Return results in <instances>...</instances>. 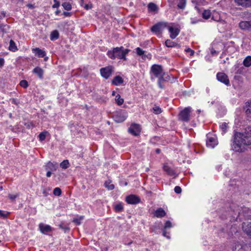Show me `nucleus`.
<instances>
[{
  "label": "nucleus",
  "mask_w": 251,
  "mask_h": 251,
  "mask_svg": "<svg viewBox=\"0 0 251 251\" xmlns=\"http://www.w3.org/2000/svg\"><path fill=\"white\" fill-rule=\"evenodd\" d=\"M43 193L44 194L45 196H47L48 194H47V192L46 191V190H44L43 192Z\"/></svg>",
  "instance_id": "obj_58"
},
{
  "label": "nucleus",
  "mask_w": 251,
  "mask_h": 251,
  "mask_svg": "<svg viewBox=\"0 0 251 251\" xmlns=\"http://www.w3.org/2000/svg\"><path fill=\"white\" fill-rule=\"evenodd\" d=\"M124 82V80L122 77L119 75H117L113 78L112 83L116 86L122 84Z\"/></svg>",
  "instance_id": "obj_23"
},
{
  "label": "nucleus",
  "mask_w": 251,
  "mask_h": 251,
  "mask_svg": "<svg viewBox=\"0 0 251 251\" xmlns=\"http://www.w3.org/2000/svg\"><path fill=\"white\" fill-rule=\"evenodd\" d=\"M49 133L47 131H44L42 132H41L39 135H38V137L39 138L40 141H44L47 135H49Z\"/></svg>",
  "instance_id": "obj_30"
},
{
  "label": "nucleus",
  "mask_w": 251,
  "mask_h": 251,
  "mask_svg": "<svg viewBox=\"0 0 251 251\" xmlns=\"http://www.w3.org/2000/svg\"><path fill=\"white\" fill-rule=\"evenodd\" d=\"M166 27V25L163 23H158L151 27V31L155 34L158 35L161 33L162 30Z\"/></svg>",
  "instance_id": "obj_8"
},
{
  "label": "nucleus",
  "mask_w": 251,
  "mask_h": 251,
  "mask_svg": "<svg viewBox=\"0 0 251 251\" xmlns=\"http://www.w3.org/2000/svg\"><path fill=\"white\" fill-rule=\"evenodd\" d=\"M63 15L65 17H70V16H71V14L70 12H63Z\"/></svg>",
  "instance_id": "obj_55"
},
{
  "label": "nucleus",
  "mask_w": 251,
  "mask_h": 251,
  "mask_svg": "<svg viewBox=\"0 0 251 251\" xmlns=\"http://www.w3.org/2000/svg\"><path fill=\"white\" fill-rule=\"evenodd\" d=\"M165 45L167 47H174L176 46L179 47L176 43L172 41L171 40L168 39L165 41Z\"/></svg>",
  "instance_id": "obj_31"
},
{
  "label": "nucleus",
  "mask_w": 251,
  "mask_h": 251,
  "mask_svg": "<svg viewBox=\"0 0 251 251\" xmlns=\"http://www.w3.org/2000/svg\"><path fill=\"white\" fill-rule=\"evenodd\" d=\"M168 30L171 33L170 37L172 39H175L178 35L180 31L177 28H174L172 26H169Z\"/></svg>",
  "instance_id": "obj_14"
},
{
  "label": "nucleus",
  "mask_w": 251,
  "mask_h": 251,
  "mask_svg": "<svg viewBox=\"0 0 251 251\" xmlns=\"http://www.w3.org/2000/svg\"><path fill=\"white\" fill-rule=\"evenodd\" d=\"M86 10L90 9L92 7L91 4H84L83 3L82 6Z\"/></svg>",
  "instance_id": "obj_50"
},
{
  "label": "nucleus",
  "mask_w": 251,
  "mask_h": 251,
  "mask_svg": "<svg viewBox=\"0 0 251 251\" xmlns=\"http://www.w3.org/2000/svg\"><path fill=\"white\" fill-rule=\"evenodd\" d=\"M167 79H169V76L168 75H167V76H164V75H163L162 76H160L159 77L158 84L159 87L161 89L164 88V86L162 84V82L164 81H166Z\"/></svg>",
  "instance_id": "obj_24"
},
{
  "label": "nucleus",
  "mask_w": 251,
  "mask_h": 251,
  "mask_svg": "<svg viewBox=\"0 0 251 251\" xmlns=\"http://www.w3.org/2000/svg\"><path fill=\"white\" fill-rule=\"evenodd\" d=\"M59 12H60V11H59V10H56V11H55V14H56V15H58V14L59 13Z\"/></svg>",
  "instance_id": "obj_62"
},
{
  "label": "nucleus",
  "mask_w": 251,
  "mask_h": 251,
  "mask_svg": "<svg viewBox=\"0 0 251 251\" xmlns=\"http://www.w3.org/2000/svg\"><path fill=\"white\" fill-rule=\"evenodd\" d=\"M156 152L159 153L160 152V150L157 149L156 150Z\"/></svg>",
  "instance_id": "obj_60"
},
{
  "label": "nucleus",
  "mask_w": 251,
  "mask_h": 251,
  "mask_svg": "<svg viewBox=\"0 0 251 251\" xmlns=\"http://www.w3.org/2000/svg\"><path fill=\"white\" fill-rule=\"evenodd\" d=\"M58 167V163L57 162H51L49 161L47 163L45 166V169L46 170H49L51 172H54L57 170Z\"/></svg>",
  "instance_id": "obj_13"
},
{
  "label": "nucleus",
  "mask_w": 251,
  "mask_h": 251,
  "mask_svg": "<svg viewBox=\"0 0 251 251\" xmlns=\"http://www.w3.org/2000/svg\"><path fill=\"white\" fill-rule=\"evenodd\" d=\"M9 50L12 51H15L18 50L15 43L12 40H10L9 42Z\"/></svg>",
  "instance_id": "obj_26"
},
{
  "label": "nucleus",
  "mask_w": 251,
  "mask_h": 251,
  "mask_svg": "<svg viewBox=\"0 0 251 251\" xmlns=\"http://www.w3.org/2000/svg\"><path fill=\"white\" fill-rule=\"evenodd\" d=\"M136 50L137 54L140 56L143 55L145 52L142 49L139 47L136 49Z\"/></svg>",
  "instance_id": "obj_46"
},
{
  "label": "nucleus",
  "mask_w": 251,
  "mask_h": 251,
  "mask_svg": "<svg viewBox=\"0 0 251 251\" xmlns=\"http://www.w3.org/2000/svg\"><path fill=\"white\" fill-rule=\"evenodd\" d=\"M104 186L109 190H112L114 188V185L113 184H111V181L109 180L105 182Z\"/></svg>",
  "instance_id": "obj_32"
},
{
  "label": "nucleus",
  "mask_w": 251,
  "mask_h": 251,
  "mask_svg": "<svg viewBox=\"0 0 251 251\" xmlns=\"http://www.w3.org/2000/svg\"><path fill=\"white\" fill-rule=\"evenodd\" d=\"M174 191L176 194H180L181 192V188L180 187L177 186L175 187Z\"/></svg>",
  "instance_id": "obj_49"
},
{
  "label": "nucleus",
  "mask_w": 251,
  "mask_h": 251,
  "mask_svg": "<svg viewBox=\"0 0 251 251\" xmlns=\"http://www.w3.org/2000/svg\"><path fill=\"white\" fill-rule=\"evenodd\" d=\"M115 100L118 105H122L124 102V100L121 98L120 95L118 94L115 98Z\"/></svg>",
  "instance_id": "obj_36"
},
{
  "label": "nucleus",
  "mask_w": 251,
  "mask_h": 251,
  "mask_svg": "<svg viewBox=\"0 0 251 251\" xmlns=\"http://www.w3.org/2000/svg\"><path fill=\"white\" fill-rule=\"evenodd\" d=\"M33 73L37 75L39 78L42 79L43 77L44 71L40 67H35L32 71Z\"/></svg>",
  "instance_id": "obj_21"
},
{
  "label": "nucleus",
  "mask_w": 251,
  "mask_h": 251,
  "mask_svg": "<svg viewBox=\"0 0 251 251\" xmlns=\"http://www.w3.org/2000/svg\"><path fill=\"white\" fill-rule=\"evenodd\" d=\"M216 77L218 81L223 83L226 86H229L230 85V82L228 78V76L225 73L219 72L217 74Z\"/></svg>",
  "instance_id": "obj_7"
},
{
  "label": "nucleus",
  "mask_w": 251,
  "mask_h": 251,
  "mask_svg": "<svg viewBox=\"0 0 251 251\" xmlns=\"http://www.w3.org/2000/svg\"><path fill=\"white\" fill-rule=\"evenodd\" d=\"M211 11L209 10H204L202 13V18L205 19H208L211 16Z\"/></svg>",
  "instance_id": "obj_29"
},
{
  "label": "nucleus",
  "mask_w": 251,
  "mask_h": 251,
  "mask_svg": "<svg viewBox=\"0 0 251 251\" xmlns=\"http://www.w3.org/2000/svg\"><path fill=\"white\" fill-rule=\"evenodd\" d=\"M148 10L151 12H156L158 10L157 6L154 3L150 2L148 5Z\"/></svg>",
  "instance_id": "obj_25"
},
{
  "label": "nucleus",
  "mask_w": 251,
  "mask_h": 251,
  "mask_svg": "<svg viewBox=\"0 0 251 251\" xmlns=\"http://www.w3.org/2000/svg\"><path fill=\"white\" fill-rule=\"evenodd\" d=\"M39 226L40 231L43 234H47L50 232L52 229V227L50 226L45 225L43 223L40 224Z\"/></svg>",
  "instance_id": "obj_12"
},
{
  "label": "nucleus",
  "mask_w": 251,
  "mask_h": 251,
  "mask_svg": "<svg viewBox=\"0 0 251 251\" xmlns=\"http://www.w3.org/2000/svg\"><path fill=\"white\" fill-rule=\"evenodd\" d=\"M25 126H26L27 127L30 128V124H28V123L25 124Z\"/></svg>",
  "instance_id": "obj_59"
},
{
  "label": "nucleus",
  "mask_w": 251,
  "mask_h": 251,
  "mask_svg": "<svg viewBox=\"0 0 251 251\" xmlns=\"http://www.w3.org/2000/svg\"><path fill=\"white\" fill-rule=\"evenodd\" d=\"M128 131L130 134L134 136H138L141 132L140 126L135 124H132L128 128Z\"/></svg>",
  "instance_id": "obj_9"
},
{
  "label": "nucleus",
  "mask_w": 251,
  "mask_h": 251,
  "mask_svg": "<svg viewBox=\"0 0 251 251\" xmlns=\"http://www.w3.org/2000/svg\"><path fill=\"white\" fill-rule=\"evenodd\" d=\"M185 51L187 52H190V55L191 56H193L194 54V51L192 50L190 48H188L187 49L185 50Z\"/></svg>",
  "instance_id": "obj_52"
},
{
  "label": "nucleus",
  "mask_w": 251,
  "mask_h": 251,
  "mask_svg": "<svg viewBox=\"0 0 251 251\" xmlns=\"http://www.w3.org/2000/svg\"><path fill=\"white\" fill-rule=\"evenodd\" d=\"M20 85L23 88L26 89L28 86V82L25 80H22L20 82Z\"/></svg>",
  "instance_id": "obj_37"
},
{
  "label": "nucleus",
  "mask_w": 251,
  "mask_h": 251,
  "mask_svg": "<svg viewBox=\"0 0 251 251\" xmlns=\"http://www.w3.org/2000/svg\"><path fill=\"white\" fill-rule=\"evenodd\" d=\"M83 217L82 216L79 218H75L73 220V222L75 223L76 225H79L81 224V220L83 219Z\"/></svg>",
  "instance_id": "obj_45"
},
{
  "label": "nucleus",
  "mask_w": 251,
  "mask_h": 251,
  "mask_svg": "<svg viewBox=\"0 0 251 251\" xmlns=\"http://www.w3.org/2000/svg\"><path fill=\"white\" fill-rule=\"evenodd\" d=\"M235 3L243 7H251V0H234Z\"/></svg>",
  "instance_id": "obj_15"
},
{
  "label": "nucleus",
  "mask_w": 251,
  "mask_h": 251,
  "mask_svg": "<svg viewBox=\"0 0 251 251\" xmlns=\"http://www.w3.org/2000/svg\"><path fill=\"white\" fill-rule=\"evenodd\" d=\"M83 0H80V5L81 6H83Z\"/></svg>",
  "instance_id": "obj_61"
},
{
  "label": "nucleus",
  "mask_w": 251,
  "mask_h": 251,
  "mask_svg": "<svg viewBox=\"0 0 251 251\" xmlns=\"http://www.w3.org/2000/svg\"><path fill=\"white\" fill-rule=\"evenodd\" d=\"M217 144V140L212 137H207L206 145L207 147L213 148Z\"/></svg>",
  "instance_id": "obj_18"
},
{
  "label": "nucleus",
  "mask_w": 251,
  "mask_h": 251,
  "mask_svg": "<svg viewBox=\"0 0 251 251\" xmlns=\"http://www.w3.org/2000/svg\"><path fill=\"white\" fill-rule=\"evenodd\" d=\"M151 72L156 77H159L163 75L166 76L165 73L163 72L162 66L159 65H152L151 67Z\"/></svg>",
  "instance_id": "obj_5"
},
{
  "label": "nucleus",
  "mask_w": 251,
  "mask_h": 251,
  "mask_svg": "<svg viewBox=\"0 0 251 251\" xmlns=\"http://www.w3.org/2000/svg\"><path fill=\"white\" fill-rule=\"evenodd\" d=\"M59 38V32L57 30H55L51 32L50 36V39L51 41L56 40Z\"/></svg>",
  "instance_id": "obj_27"
},
{
  "label": "nucleus",
  "mask_w": 251,
  "mask_h": 251,
  "mask_svg": "<svg viewBox=\"0 0 251 251\" xmlns=\"http://www.w3.org/2000/svg\"><path fill=\"white\" fill-rule=\"evenodd\" d=\"M245 110L247 115L251 114V103L248 105H246Z\"/></svg>",
  "instance_id": "obj_40"
},
{
  "label": "nucleus",
  "mask_w": 251,
  "mask_h": 251,
  "mask_svg": "<svg viewBox=\"0 0 251 251\" xmlns=\"http://www.w3.org/2000/svg\"><path fill=\"white\" fill-rule=\"evenodd\" d=\"M126 201L128 204H136L140 202V198L134 195H130L126 197Z\"/></svg>",
  "instance_id": "obj_10"
},
{
  "label": "nucleus",
  "mask_w": 251,
  "mask_h": 251,
  "mask_svg": "<svg viewBox=\"0 0 251 251\" xmlns=\"http://www.w3.org/2000/svg\"><path fill=\"white\" fill-rule=\"evenodd\" d=\"M62 6L63 7V8L68 11H69L71 10L72 9V5L70 2H64L62 4Z\"/></svg>",
  "instance_id": "obj_34"
},
{
  "label": "nucleus",
  "mask_w": 251,
  "mask_h": 251,
  "mask_svg": "<svg viewBox=\"0 0 251 251\" xmlns=\"http://www.w3.org/2000/svg\"><path fill=\"white\" fill-rule=\"evenodd\" d=\"M164 171L169 176H176V173L174 170L167 165L163 166Z\"/></svg>",
  "instance_id": "obj_22"
},
{
  "label": "nucleus",
  "mask_w": 251,
  "mask_h": 251,
  "mask_svg": "<svg viewBox=\"0 0 251 251\" xmlns=\"http://www.w3.org/2000/svg\"><path fill=\"white\" fill-rule=\"evenodd\" d=\"M32 51L33 52L35 53V55L37 56L38 57H45L46 54L44 50L39 48H33L32 49Z\"/></svg>",
  "instance_id": "obj_16"
},
{
  "label": "nucleus",
  "mask_w": 251,
  "mask_h": 251,
  "mask_svg": "<svg viewBox=\"0 0 251 251\" xmlns=\"http://www.w3.org/2000/svg\"><path fill=\"white\" fill-rule=\"evenodd\" d=\"M191 110L192 108L190 107L185 108L179 113V119L183 122H188L190 120V114Z\"/></svg>",
  "instance_id": "obj_4"
},
{
  "label": "nucleus",
  "mask_w": 251,
  "mask_h": 251,
  "mask_svg": "<svg viewBox=\"0 0 251 251\" xmlns=\"http://www.w3.org/2000/svg\"><path fill=\"white\" fill-rule=\"evenodd\" d=\"M243 64L245 67H249L251 66V56H247L243 61Z\"/></svg>",
  "instance_id": "obj_28"
},
{
  "label": "nucleus",
  "mask_w": 251,
  "mask_h": 251,
  "mask_svg": "<svg viewBox=\"0 0 251 251\" xmlns=\"http://www.w3.org/2000/svg\"><path fill=\"white\" fill-rule=\"evenodd\" d=\"M247 210V208H245L244 209H243L241 207H239V206H237L236 207L235 209H233V212H234V214L232 215V216L235 218V216L236 218L237 219L238 217L240 216L242 214L241 211H246Z\"/></svg>",
  "instance_id": "obj_20"
},
{
  "label": "nucleus",
  "mask_w": 251,
  "mask_h": 251,
  "mask_svg": "<svg viewBox=\"0 0 251 251\" xmlns=\"http://www.w3.org/2000/svg\"><path fill=\"white\" fill-rule=\"evenodd\" d=\"M113 71V67L111 66H108L100 69L101 76L105 79L108 78L111 75Z\"/></svg>",
  "instance_id": "obj_6"
},
{
  "label": "nucleus",
  "mask_w": 251,
  "mask_h": 251,
  "mask_svg": "<svg viewBox=\"0 0 251 251\" xmlns=\"http://www.w3.org/2000/svg\"><path fill=\"white\" fill-rule=\"evenodd\" d=\"M54 4L53 5V8H58L60 6V2L57 0H53Z\"/></svg>",
  "instance_id": "obj_51"
},
{
  "label": "nucleus",
  "mask_w": 251,
  "mask_h": 251,
  "mask_svg": "<svg viewBox=\"0 0 251 251\" xmlns=\"http://www.w3.org/2000/svg\"><path fill=\"white\" fill-rule=\"evenodd\" d=\"M163 235L165 237H166L168 239H170V237L167 235V232L166 231V229H163Z\"/></svg>",
  "instance_id": "obj_53"
},
{
  "label": "nucleus",
  "mask_w": 251,
  "mask_h": 251,
  "mask_svg": "<svg viewBox=\"0 0 251 251\" xmlns=\"http://www.w3.org/2000/svg\"><path fill=\"white\" fill-rule=\"evenodd\" d=\"M242 227L244 231L251 237V222L248 223H244Z\"/></svg>",
  "instance_id": "obj_17"
},
{
  "label": "nucleus",
  "mask_w": 251,
  "mask_h": 251,
  "mask_svg": "<svg viewBox=\"0 0 251 251\" xmlns=\"http://www.w3.org/2000/svg\"><path fill=\"white\" fill-rule=\"evenodd\" d=\"M191 23L193 25L197 24L199 21H200V20H194L193 19H191Z\"/></svg>",
  "instance_id": "obj_54"
},
{
  "label": "nucleus",
  "mask_w": 251,
  "mask_h": 251,
  "mask_svg": "<svg viewBox=\"0 0 251 251\" xmlns=\"http://www.w3.org/2000/svg\"><path fill=\"white\" fill-rule=\"evenodd\" d=\"M48 57H45L44 58V60H45V61H47L48 60Z\"/></svg>",
  "instance_id": "obj_63"
},
{
  "label": "nucleus",
  "mask_w": 251,
  "mask_h": 251,
  "mask_svg": "<svg viewBox=\"0 0 251 251\" xmlns=\"http://www.w3.org/2000/svg\"><path fill=\"white\" fill-rule=\"evenodd\" d=\"M9 27L8 25H0V29L4 32H6L7 30L9 29Z\"/></svg>",
  "instance_id": "obj_43"
},
{
  "label": "nucleus",
  "mask_w": 251,
  "mask_h": 251,
  "mask_svg": "<svg viewBox=\"0 0 251 251\" xmlns=\"http://www.w3.org/2000/svg\"><path fill=\"white\" fill-rule=\"evenodd\" d=\"M9 212L0 210V217L2 218H6Z\"/></svg>",
  "instance_id": "obj_44"
},
{
  "label": "nucleus",
  "mask_w": 251,
  "mask_h": 251,
  "mask_svg": "<svg viewBox=\"0 0 251 251\" xmlns=\"http://www.w3.org/2000/svg\"><path fill=\"white\" fill-rule=\"evenodd\" d=\"M53 194L55 196H59L61 194V190L58 187L54 188L53 190Z\"/></svg>",
  "instance_id": "obj_42"
},
{
  "label": "nucleus",
  "mask_w": 251,
  "mask_h": 251,
  "mask_svg": "<svg viewBox=\"0 0 251 251\" xmlns=\"http://www.w3.org/2000/svg\"><path fill=\"white\" fill-rule=\"evenodd\" d=\"M4 63V59L0 58V67L3 66Z\"/></svg>",
  "instance_id": "obj_56"
},
{
  "label": "nucleus",
  "mask_w": 251,
  "mask_h": 251,
  "mask_svg": "<svg viewBox=\"0 0 251 251\" xmlns=\"http://www.w3.org/2000/svg\"><path fill=\"white\" fill-rule=\"evenodd\" d=\"M69 162L68 160H63L60 164L61 168L64 169H66L69 167Z\"/></svg>",
  "instance_id": "obj_33"
},
{
  "label": "nucleus",
  "mask_w": 251,
  "mask_h": 251,
  "mask_svg": "<svg viewBox=\"0 0 251 251\" xmlns=\"http://www.w3.org/2000/svg\"><path fill=\"white\" fill-rule=\"evenodd\" d=\"M123 209V205L121 203H118L115 205V209L116 212H120Z\"/></svg>",
  "instance_id": "obj_41"
},
{
  "label": "nucleus",
  "mask_w": 251,
  "mask_h": 251,
  "mask_svg": "<svg viewBox=\"0 0 251 251\" xmlns=\"http://www.w3.org/2000/svg\"><path fill=\"white\" fill-rule=\"evenodd\" d=\"M239 26L243 30H251V20L240 22L239 24Z\"/></svg>",
  "instance_id": "obj_11"
},
{
  "label": "nucleus",
  "mask_w": 251,
  "mask_h": 251,
  "mask_svg": "<svg viewBox=\"0 0 251 251\" xmlns=\"http://www.w3.org/2000/svg\"><path fill=\"white\" fill-rule=\"evenodd\" d=\"M186 0H179V2L177 4V6L179 8L183 9L186 6Z\"/></svg>",
  "instance_id": "obj_35"
},
{
  "label": "nucleus",
  "mask_w": 251,
  "mask_h": 251,
  "mask_svg": "<svg viewBox=\"0 0 251 251\" xmlns=\"http://www.w3.org/2000/svg\"><path fill=\"white\" fill-rule=\"evenodd\" d=\"M220 128L223 131V133L225 134L228 128L227 124L226 123H223L221 126Z\"/></svg>",
  "instance_id": "obj_38"
},
{
  "label": "nucleus",
  "mask_w": 251,
  "mask_h": 251,
  "mask_svg": "<svg viewBox=\"0 0 251 251\" xmlns=\"http://www.w3.org/2000/svg\"><path fill=\"white\" fill-rule=\"evenodd\" d=\"M127 115L126 112L124 110H119L114 113L113 118L116 123L124 122Z\"/></svg>",
  "instance_id": "obj_3"
},
{
  "label": "nucleus",
  "mask_w": 251,
  "mask_h": 251,
  "mask_svg": "<svg viewBox=\"0 0 251 251\" xmlns=\"http://www.w3.org/2000/svg\"><path fill=\"white\" fill-rule=\"evenodd\" d=\"M19 196V195L16 194V195H12V194H9L8 198L12 201H14L15 199Z\"/></svg>",
  "instance_id": "obj_48"
},
{
  "label": "nucleus",
  "mask_w": 251,
  "mask_h": 251,
  "mask_svg": "<svg viewBox=\"0 0 251 251\" xmlns=\"http://www.w3.org/2000/svg\"><path fill=\"white\" fill-rule=\"evenodd\" d=\"M153 214L154 217L162 218L166 215V213L162 208H159L155 211Z\"/></svg>",
  "instance_id": "obj_19"
},
{
  "label": "nucleus",
  "mask_w": 251,
  "mask_h": 251,
  "mask_svg": "<svg viewBox=\"0 0 251 251\" xmlns=\"http://www.w3.org/2000/svg\"><path fill=\"white\" fill-rule=\"evenodd\" d=\"M172 226V225L171 222L170 221H167L165 223V226L164 227V229H166L168 228H171Z\"/></svg>",
  "instance_id": "obj_47"
},
{
  "label": "nucleus",
  "mask_w": 251,
  "mask_h": 251,
  "mask_svg": "<svg viewBox=\"0 0 251 251\" xmlns=\"http://www.w3.org/2000/svg\"><path fill=\"white\" fill-rule=\"evenodd\" d=\"M130 51L129 50L124 49V47H116L113 48L112 50H108L107 54L109 58L114 59L116 58L120 59L126 60V55Z\"/></svg>",
  "instance_id": "obj_2"
},
{
  "label": "nucleus",
  "mask_w": 251,
  "mask_h": 251,
  "mask_svg": "<svg viewBox=\"0 0 251 251\" xmlns=\"http://www.w3.org/2000/svg\"><path fill=\"white\" fill-rule=\"evenodd\" d=\"M47 174H46V176L48 177H50L51 175V171H49V170H47Z\"/></svg>",
  "instance_id": "obj_57"
},
{
  "label": "nucleus",
  "mask_w": 251,
  "mask_h": 251,
  "mask_svg": "<svg viewBox=\"0 0 251 251\" xmlns=\"http://www.w3.org/2000/svg\"><path fill=\"white\" fill-rule=\"evenodd\" d=\"M251 144V126L246 127L243 132H236L232 141V149L236 152H243V145Z\"/></svg>",
  "instance_id": "obj_1"
},
{
  "label": "nucleus",
  "mask_w": 251,
  "mask_h": 251,
  "mask_svg": "<svg viewBox=\"0 0 251 251\" xmlns=\"http://www.w3.org/2000/svg\"><path fill=\"white\" fill-rule=\"evenodd\" d=\"M153 112L155 114H159L161 113L162 110L159 107L155 106L153 108Z\"/></svg>",
  "instance_id": "obj_39"
},
{
  "label": "nucleus",
  "mask_w": 251,
  "mask_h": 251,
  "mask_svg": "<svg viewBox=\"0 0 251 251\" xmlns=\"http://www.w3.org/2000/svg\"><path fill=\"white\" fill-rule=\"evenodd\" d=\"M195 8L197 9V10H198V12L199 13L200 12V9H199V8L197 7V6H196Z\"/></svg>",
  "instance_id": "obj_64"
}]
</instances>
